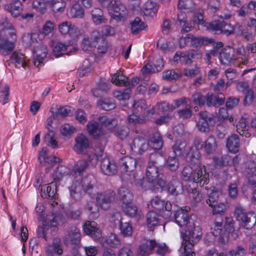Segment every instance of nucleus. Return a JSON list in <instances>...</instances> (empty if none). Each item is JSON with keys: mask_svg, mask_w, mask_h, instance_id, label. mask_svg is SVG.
I'll use <instances>...</instances> for the list:
<instances>
[{"mask_svg": "<svg viewBox=\"0 0 256 256\" xmlns=\"http://www.w3.org/2000/svg\"><path fill=\"white\" fill-rule=\"evenodd\" d=\"M164 163V158L160 153L156 152L150 155L146 172V182L140 178V182L138 183L142 188L148 190L163 188L166 186L163 174L160 172Z\"/></svg>", "mask_w": 256, "mask_h": 256, "instance_id": "obj_1", "label": "nucleus"}, {"mask_svg": "<svg viewBox=\"0 0 256 256\" xmlns=\"http://www.w3.org/2000/svg\"><path fill=\"white\" fill-rule=\"evenodd\" d=\"M190 210L188 207L186 210H178L174 214L175 220L180 226L184 227L182 231V236L184 240L192 238V240L198 241L202 236V229L199 226H196V216L194 215L188 216V211Z\"/></svg>", "mask_w": 256, "mask_h": 256, "instance_id": "obj_2", "label": "nucleus"}, {"mask_svg": "<svg viewBox=\"0 0 256 256\" xmlns=\"http://www.w3.org/2000/svg\"><path fill=\"white\" fill-rule=\"evenodd\" d=\"M235 214L237 220L246 229L252 228L256 224V214L252 212H246L240 207H237Z\"/></svg>", "mask_w": 256, "mask_h": 256, "instance_id": "obj_3", "label": "nucleus"}, {"mask_svg": "<svg viewBox=\"0 0 256 256\" xmlns=\"http://www.w3.org/2000/svg\"><path fill=\"white\" fill-rule=\"evenodd\" d=\"M96 200L102 209L107 210L110 208L111 204L116 200V194L113 190L108 189L104 192L97 193Z\"/></svg>", "mask_w": 256, "mask_h": 256, "instance_id": "obj_4", "label": "nucleus"}, {"mask_svg": "<svg viewBox=\"0 0 256 256\" xmlns=\"http://www.w3.org/2000/svg\"><path fill=\"white\" fill-rule=\"evenodd\" d=\"M108 9L112 18L118 22L124 20L126 17V8L120 1L110 0Z\"/></svg>", "mask_w": 256, "mask_h": 256, "instance_id": "obj_5", "label": "nucleus"}, {"mask_svg": "<svg viewBox=\"0 0 256 256\" xmlns=\"http://www.w3.org/2000/svg\"><path fill=\"white\" fill-rule=\"evenodd\" d=\"M192 182L198 184L201 187L208 184L209 174L206 172L204 166L199 165L194 168Z\"/></svg>", "mask_w": 256, "mask_h": 256, "instance_id": "obj_6", "label": "nucleus"}, {"mask_svg": "<svg viewBox=\"0 0 256 256\" xmlns=\"http://www.w3.org/2000/svg\"><path fill=\"white\" fill-rule=\"evenodd\" d=\"M75 144L73 149L78 154H84L86 152L90 146L88 138L84 134H78L74 138Z\"/></svg>", "mask_w": 256, "mask_h": 256, "instance_id": "obj_7", "label": "nucleus"}, {"mask_svg": "<svg viewBox=\"0 0 256 256\" xmlns=\"http://www.w3.org/2000/svg\"><path fill=\"white\" fill-rule=\"evenodd\" d=\"M199 116L200 118L196 124L198 130L202 132H208L209 126L214 123V118L206 112H200Z\"/></svg>", "mask_w": 256, "mask_h": 256, "instance_id": "obj_8", "label": "nucleus"}, {"mask_svg": "<svg viewBox=\"0 0 256 256\" xmlns=\"http://www.w3.org/2000/svg\"><path fill=\"white\" fill-rule=\"evenodd\" d=\"M58 28L62 34H68L73 38H78L80 34L78 28L70 22L65 21L58 24Z\"/></svg>", "mask_w": 256, "mask_h": 256, "instance_id": "obj_9", "label": "nucleus"}, {"mask_svg": "<svg viewBox=\"0 0 256 256\" xmlns=\"http://www.w3.org/2000/svg\"><path fill=\"white\" fill-rule=\"evenodd\" d=\"M131 150L136 154H142L149 148L147 140L142 137L135 138L130 144Z\"/></svg>", "mask_w": 256, "mask_h": 256, "instance_id": "obj_10", "label": "nucleus"}, {"mask_svg": "<svg viewBox=\"0 0 256 256\" xmlns=\"http://www.w3.org/2000/svg\"><path fill=\"white\" fill-rule=\"evenodd\" d=\"M34 64L38 68L43 65V60L48 54V50L46 46L40 44L34 50Z\"/></svg>", "mask_w": 256, "mask_h": 256, "instance_id": "obj_11", "label": "nucleus"}, {"mask_svg": "<svg viewBox=\"0 0 256 256\" xmlns=\"http://www.w3.org/2000/svg\"><path fill=\"white\" fill-rule=\"evenodd\" d=\"M82 186L86 193L90 196L96 192V180L92 175H88L82 179Z\"/></svg>", "mask_w": 256, "mask_h": 256, "instance_id": "obj_12", "label": "nucleus"}, {"mask_svg": "<svg viewBox=\"0 0 256 256\" xmlns=\"http://www.w3.org/2000/svg\"><path fill=\"white\" fill-rule=\"evenodd\" d=\"M64 240L65 242H70L72 244H78L81 240V234L76 226H72L67 230Z\"/></svg>", "mask_w": 256, "mask_h": 256, "instance_id": "obj_13", "label": "nucleus"}, {"mask_svg": "<svg viewBox=\"0 0 256 256\" xmlns=\"http://www.w3.org/2000/svg\"><path fill=\"white\" fill-rule=\"evenodd\" d=\"M156 246L154 240L144 239L138 248V254L140 256H148Z\"/></svg>", "mask_w": 256, "mask_h": 256, "instance_id": "obj_14", "label": "nucleus"}, {"mask_svg": "<svg viewBox=\"0 0 256 256\" xmlns=\"http://www.w3.org/2000/svg\"><path fill=\"white\" fill-rule=\"evenodd\" d=\"M224 100L225 96L222 92L218 94L217 95H214L212 92H208L206 94V104L209 107L218 108L224 104Z\"/></svg>", "mask_w": 256, "mask_h": 256, "instance_id": "obj_15", "label": "nucleus"}, {"mask_svg": "<svg viewBox=\"0 0 256 256\" xmlns=\"http://www.w3.org/2000/svg\"><path fill=\"white\" fill-rule=\"evenodd\" d=\"M234 50L230 46H228L222 50L219 53L218 58L221 64L224 65H228L231 62L236 61L234 56Z\"/></svg>", "mask_w": 256, "mask_h": 256, "instance_id": "obj_16", "label": "nucleus"}, {"mask_svg": "<svg viewBox=\"0 0 256 256\" xmlns=\"http://www.w3.org/2000/svg\"><path fill=\"white\" fill-rule=\"evenodd\" d=\"M42 220L46 224L52 226H56L58 224L62 225L66 222V218L60 214H50L46 218L44 217Z\"/></svg>", "mask_w": 256, "mask_h": 256, "instance_id": "obj_17", "label": "nucleus"}, {"mask_svg": "<svg viewBox=\"0 0 256 256\" xmlns=\"http://www.w3.org/2000/svg\"><path fill=\"white\" fill-rule=\"evenodd\" d=\"M100 168L102 172L106 175H114L117 172L116 165L114 162L111 161L108 158H104L102 159Z\"/></svg>", "mask_w": 256, "mask_h": 256, "instance_id": "obj_18", "label": "nucleus"}, {"mask_svg": "<svg viewBox=\"0 0 256 256\" xmlns=\"http://www.w3.org/2000/svg\"><path fill=\"white\" fill-rule=\"evenodd\" d=\"M53 54L56 57H59L62 54H68L72 52V46L70 42L64 44L62 42H57L53 46Z\"/></svg>", "mask_w": 256, "mask_h": 256, "instance_id": "obj_19", "label": "nucleus"}, {"mask_svg": "<svg viewBox=\"0 0 256 256\" xmlns=\"http://www.w3.org/2000/svg\"><path fill=\"white\" fill-rule=\"evenodd\" d=\"M10 60L18 68H26L28 66V60L21 52H14L10 56Z\"/></svg>", "mask_w": 256, "mask_h": 256, "instance_id": "obj_20", "label": "nucleus"}, {"mask_svg": "<svg viewBox=\"0 0 256 256\" xmlns=\"http://www.w3.org/2000/svg\"><path fill=\"white\" fill-rule=\"evenodd\" d=\"M167 190L170 194L177 196L182 193L183 186L178 180L173 177L167 186Z\"/></svg>", "mask_w": 256, "mask_h": 256, "instance_id": "obj_21", "label": "nucleus"}, {"mask_svg": "<svg viewBox=\"0 0 256 256\" xmlns=\"http://www.w3.org/2000/svg\"><path fill=\"white\" fill-rule=\"evenodd\" d=\"M14 43L8 39L0 36V54L3 56L10 54L14 50Z\"/></svg>", "mask_w": 256, "mask_h": 256, "instance_id": "obj_22", "label": "nucleus"}, {"mask_svg": "<svg viewBox=\"0 0 256 256\" xmlns=\"http://www.w3.org/2000/svg\"><path fill=\"white\" fill-rule=\"evenodd\" d=\"M84 230L86 234L97 238L100 237L101 232L96 226L94 222L87 221L84 225Z\"/></svg>", "mask_w": 256, "mask_h": 256, "instance_id": "obj_23", "label": "nucleus"}, {"mask_svg": "<svg viewBox=\"0 0 256 256\" xmlns=\"http://www.w3.org/2000/svg\"><path fill=\"white\" fill-rule=\"evenodd\" d=\"M120 164L122 168L126 172L134 171L136 166V160L135 158L124 156L120 159Z\"/></svg>", "mask_w": 256, "mask_h": 256, "instance_id": "obj_24", "label": "nucleus"}, {"mask_svg": "<svg viewBox=\"0 0 256 256\" xmlns=\"http://www.w3.org/2000/svg\"><path fill=\"white\" fill-rule=\"evenodd\" d=\"M88 133L95 138H99L104 134L102 128L96 122H90L87 124Z\"/></svg>", "mask_w": 256, "mask_h": 256, "instance_id": "obj_25", "label": "nucleus"}, {"mask_svg": "<svg viewBox=\"0 0 256 256\" xmlns=\"http://www.w3.org/2000/svg\"><path fill=\"white\" fill-rule=\"evenodd\" d=\"M226 146L228 150L233 153L238 151L240 148V140L238 136L233 134L228 137L226 140Z\"/></svg>", "mask_w": 256, "mask_h": 256, "instance_id": "obj_26", "label": "nucleus"}, {"mask_svg": "<svg viewBox=\"0 0 256 256\" xmlns=\"http://www.w3.org/2000/svg\"><path fill=\"white\" fill-rule=\"evenodd\" d=\"M82 187L80 183L78 180L72 182V184L70 188V197L75 201H79L82 198L81 192Z\"/></svg>", "mask_w": 256, "mask_h": 256, "instance_id": "obj_27", "label": "nucleus"}, {"mask_svg": "<svg viewBox=\"0 0 256 256\" xmlns=\"http://www.w3.org/2000/svg\"><path fill=\"white\" fill-rule=\"evenodd\" d=\"M120 200L124 204H130L133 200V194L126 188L121 187L118 192Z\"/></svg>", "mask_w": 256, "mask_h": 256, "instance_id": "obj_28", "label": "nucleus"}, {"mask_svg": "<svg viewBox=\"0 0 256 256\" xmlns=\"http://www.w3.org/2000/svg\"><path fill=\"white\" fill-rule=\"evenodd\" d=\"M236 131L239 134L246 138H250L251 136L248 132V126L246 118H241L236 124Z\"/></svg>", "mask_w": 256, "mask_h": 256, "instance_id": "obj_29", "label": "nucleus"}, {"mask_svg": "<svg viewBox=\"0 0 256 256\" xmlns=\"http://www.w3.org/2000/svg\"><path fill=\"white\" fill-rule=\"evenodd\" d=\"M92 16L93 22L96 25L106 24L108 22L104 16L102 10L98 8H94L92 10Z\"/></svg>", "mask_w": 256, "mask_h": 256, "instance_id": "obj_30", "label": "nucleus"}, {"mask_svg": "<svg viewBox=\"0 0 256 256\" xmlns=\"http://www.w3.org/2000/svg\"><path fill=\"white\" fill-rule=\"evenodd\" d=\"M150 141L152 146L155 150H159L162 148L163 141L159 132L154 130L150 136Z\"/></svg>", "mask_w": 256, "mask_h": 256, "instance_id": "obj_31", "label": "nucleus"}, {"mask_svg": "<svg viewBox=\"0 0 256 256\" xmlns=\"http://www.w3.org/2000/svg\"><path fill=\"white\" fill-rule=\"evenodd\" d=\"M158 10L157 4L154 2L148 1L143 6V12L146 16H153Z\"/></svg>", "mask_w": 256, "mask_h": 256, "instance_id": "obj_32", "label": "nucleus"}, {"mask_svg": "<svg viewBox=\"0 0 256 256\" xmlns=\"http://www.w3.org/2000/svg\"><path fill=\"white\" fill-rule=\"evenodd\" d=\"M86 210L91 219L95 220L99 216V208L94 202H88L86 206Z\"/></svg>", "mask_w": 256, "mask_h": 256, "instance_id": "obj_33", "label": "nucleus"}, {"mask_svg": "<svg viewBox=\"0 0 256 256\" xmlns=\"http://www.w3.org/2000/svg\"><path fill=\"white\" fill-rule=\"evenodd\" d=\"M48 4L54 13L63 12L66 6L64 0H50Z\"/></svg>", "mask_w": 256, "mask_h": 256, "instance_id": "obj_34", "label": "nucleus"}, {"mask_svg": "<svg viewBox=\"0 0 256 256\" xmlns=\"http://www.w3.org/2000/svg\"><path fill=\"white\" fill-rule=\"evenodd\" d=\"M8 10L14 18L18 17L22 10V6L20 0H15L10 4Z\"/></svg>", "mask_w": 256, "mask_h": 256, "instance_id": "obj_35", "label": "nucleus"}, {"mask_svg": "<svg viewBox=\"0 0 256 256\" xmlns=\"http://www.w3.org/2000/svg\"><path fill=\"white\" fill-rule=\"evenodd\" d=\"M70 14L72 18H82L84 15V10L78 2H75L70 9Z\"/></svg>", "mask_w": 256, "mask_h": 256, "instance_id": "obj_36", "label": "nucleus"}, {"mask_svg": "<svg viewBox=\"0 0 256 256\" xmlns=\"http://www.w3.org/2000/svg\"><path fill=\"white\" fill-rule=\"evenodd\" d=\"M146 28L144 23L140 19L136 17L130 22V30L132 33L136 34L140 31L144 30Z\"/></svg>", "mask_w": 256, "mask_h": 256, "instance_id": "obj_37", "label": "nucleus"}, {"mask_svg": "<svg viewBox=\"0 0 256 256\" xmlns=\"http://www.w3.org/2000/svg\"><path fill=\"white\" fill-rule=\"evenodd\" d=\"M192 238L189 240H184L182 243L184 245L185 256H196V254L193 250V246L195 243L198 241L192 240Z\"/></svg>", "mask_w": 256, "mask_h": 256, "instance_id": "obj_38", "label": "nucleus"}, {"mask_svg": "<svg viewBox=\"0 0 256 256\" xmlns=\"http://www.w3.org/2000/svg\"><path fill=\"white\" fill-rule=\"evenodd\" d=\"M236 54L237 58H236V61L238 60L244 65L248 64L249 56L248 54H246L244 46H242L236 49Z\"/></svg>", "mask_w": 256, "mask_h": 256, "instance_id": "obj_39", "label": "nucleus"}, {"mask_svg": "<svg viewBox=\"0 0 256 256\" xmlns=\"http://www.w3.org/2000/svg\"><path fill=\"white\" fill-rule=\"evenodd\" d=\"M160 64L152 66L150 64H146L142 68V71L143 74H150L162 70L163 67L162 62L161 59L159 60Z\"/></svg>", "mask_w": 256, "mask_h": 256, "instance_id": "obj_40", "label": "nucleus"}, {"mask_svg": "<svg viewBox=\"0 0 256 256\" xmlns=\"http://www.w3.org/2000/svg\"><path fill=\"white\" fill-rule=\"evenodd\" d=\"M49 248H51L52 255L54 256V253H56L58 254L61 255L62 254V245L60 240L58 238H55L54 239L52 245H49L46 248V254H48V250Z\"/></svg>", "mask_w": 256, "mask_h": 256, "instance_id": "obj_41", "label": "nucleus"}, {"mask_svg": "<svg viewBox=\"0 0 256 256\" xmlns=\"http://www.w3.org/2000/svg\"><path fill=\"white\" fill-rule=\"evenodd\" d=\"M69 173L70 170L67 167L64 166H60L57 168L52 176L54 180L58 182L63 176L68 175Z\"/></svg>", "mask_w": 256, "mask_h": 256, "instance_id": "obj_42", "label": "nucleus"}, {"mask_svg": "<svg viewBox=\"0 0 256 256\" xmlns=\"http://www.w3.org/2000/svg\"><path fill=\"white\" fill-rule=\"evenodd\" d=\"M45 144L52 148H54L58 147V144L56 140L55 132L52 130H48L44 138Z\"/></svg>", "mask_w": 256, "mask_h": 256, "instance_id": "obj_43", "label": "nucleus"}, {"mask_svg": "<svg viewBox=\"0 0 256 256\" xmlns=\"http://www.w3.org/2000/svg\"><path fill=\"white\" fill-rule=\"evenodd\" d=\"M128 78L122 73L116 72L112 76V82L118 86L127 85Z\"/></svg>", "mask_w": 256, "mask_h": 256, "instance_id": "obj_44", "label": "nucleus"}, {"mask_svg": "<svg viewBox=\"0 0 256 256\" xmlns=\"http://www.w3.org/2000/svg\"><path fill=\"white\" fill-rule=\"evenodd\" d=\"M216 140L212 136H209L205 141L204 148L205 151L208 154L213 153L216 150Z\"/></svg>", "mask_w": 256, "mask_h": 256, "instance_id": "obj_45", "label": "nucleus"}, {"mask_svg": "<svg viewBox=\"0 0 256 256\" xmlns=\"http://www.w3.org/2000/svg\"><path fill=\"white\" fill-rule=\"evenodd\" d=\"M97 104L100 108L105 110H110L116 107L115 104L112 99L100 100Z\"/></svg>", "mask_w": 256, "mask_h": 256, "instance_id": "obj_46", "label": "nucleus"}, {"mask_svg": "<svg viewBox=\"0 0 256 256\" xmlns=\"http://www.w3.org/2000/svg\"><path fill=\"white\" fill-rule=\"evenodd\" d=\"M177 6L178 9L191 12L194 9L195 4L192 0H178Z\"/></svg>", "mask_w": 256, "mask_h": 256, "instance_id": "obj_47", "label": "nucleus"}, {"mask_svg": "<svg viewBox=\"0 0 256 256\" xmlns=\"http://www.w3.org/2000/svg\"><path fill=\"white\" fill-rule=\"evenodd\" d=\"M220 195V192L215 188H213L208 193V198L206 200V203L211 207L214 206L217 202Z\"/></svg>", "mask_w": 256, "mask_h": 256, "instance_id": "obj_48", "label": "nucleus"}, {"mask_svg": "<svg viewBox=\"0 0 256 256\" xmlns=\"http://www.w3.org/2000/svg\"><path fill=\"white\" fill-rule=\"evenodd\" d=\"M186 143L185 141L182 140H177L172 146L174 152L177 156L182 155L186 152Z\"/></svg>", "mask_w": 256, "mask_h": 256, "instance_id": "obj_49", "label": "nucleus"}, {"mask_svg": "<svg viewBox=\"0 0 256 256\" xmlns=\"http://www.w3.org/2000/svg\"><path fill=\"white\" fill-rule=\"evenodd\" d=\"M99 121L104 126L108 129H111L118 124V121L116 119L106 116L100 117Z\"/></svg>", "mask_w": 256, "mask_h": 256, "instance_id": "obj_50", "label": "nucleus"}, {"mask_svg": "<svg viewBox=\"0 0 256 256\" xmlns=\"http://www.w3.org/2000/svg\"><path fill=\"white\" fill-rule=\"evenodd\" d=\"M159 216L154 211H150L146 215V222L148 226L152 228L157 225L158 222Z\"/></svg>", "mask_w": 256, "mask_h": 256, "instance_id": "obj_51", "label": "nucleus"}, {"mask_svg": "<svg viewBox=\"0 0 256 256\" xmlns=\"http://www.w3.org/2000/svg\"><path fill=\"white\" fill-rule=\"evenodd\" d=\"M106 244L112 248H117L120 246L121 241L118 236L114 234H110L106 238Z\"/></svg>", "mask_w": 256, "mask_h": 256, "instance_id": "obj_52", "label": "nucleus"}, {"mask_svg": "<svg viewBox=\"0 0 256 256\" xmlns=\"http://www.w3.org/2000/svg\"><path fill=\"white\" fill-rule=\"evenodd\" d=\"M131 89L127 88L123 91L116 90L113 92L114 98L119 100H126L129 99L131 94Z\"/></svg>", "mask_w": 256, "mask_h": 256, "instance_id": "obj_53", "label": "nucleus"}, {"mask_svg": "<svg viewBox=\"0 0 256 256\" xmlns=\"http://www.w3.org/2000/svg\"><path fill=\"white\" fill-rule=\"evenodd\" d=\"M57 182L56 181L54 180L50 184V186L46 187V190H45V186L44 188H42L41 190L46 191L47 196L49 198H55L56 194Z\"/></svg>", "mask_w": 256, "mask_h": 256, "instance_id": "obj_54", "label": "nucleus"}, {"mask_svg": "<svg viewBox=\"0 0 256 256\" xmlns=\"http://www.w3.org/2000/svg\"><path fill=\"white\" fill-rule=\"evenodd\" d=\"M122 234L124 236H131L132 234V228L128 222H122L118 225Z\"/></svg>", "mask_w": 256, "mask_h": 256, "instance_id": "obj_55", "label": "nucleus"}, {"mask_svg": "<svg viewBox=\"0 0 256 256\" xmlns=\"http://www.w3.org/2000/svg\"><path fill=\"white\" fill-rule=\"evenodd\" d=\"M224 22L223 18H220L209 24L208 28L211 30L222 33V25L224 24Z\"/></svg>", "mask_w": 256, "mask_h": 256, "instance_id": "obj_56", "label": "nucleus"}, {"mask_svg": "<svg viewBox=\"0 0 256 256\" xmlns=\"http://www.w3.org/2000/svg\"><path fill=\"white\" fill-rule=\"evenodd\" d=\"M194 168H192L189 166L184 167L181 173L182 178L185 181H192V176H193Z\"/></svg>", "mask_w": 256, "mask_h": 256, "instance_id": "obj_57", "label": "nucleus"}, {"mask_svg": "<svg viewBox=\"0 0 256 256\" xmlns=\"http://www.w3.org/2000/svg\"><path fill=\"white\" fill-rule=\"evenodd\" d=\"M32 8L40 14H44L46 10V3L44 0H34Z\"/></svg>", "mask_w": 256, "mask_h": 256, "instance_id": "obj_58", "label": "nucleus"}, {"mask_svg": "<svg viewBox=\"0 0 256 256\" xmlns=\"http://www.w3.org/2000/svg\"><path fill=\"white\" fill-rule=\"evenodd\" d=\"M182 76L180 72H176L174 70H168L163 72L162 78L167 80H176Z\"/></svg>", "mask_w": 256, "mask_h": 256, "instance_id": "obj_59", "label": "nucleus"}, {"mask_svg": "<svg viewBox=\"0 0 256 256\" xmlns=\"http://www.w3.org/2000/svg\"><path fill=\"white\" fill-rule=\"evenodd\" d=\"M192 34H187L185 36H182L178 40V46L180 48H183L186 46H192Z\"/></svg>", "mask_w": 256, "mask_h": 256, "instance_id": "obj_60", "label": "nucleus"}, {"mask_svg": "<svg viewBox=\"0 0 256 256\" xmlns=\"http://www.w3.org/2000/svg\"><path fill=\"white\" fill-rule=\"evenodd\" d=\"M200 154L198 150H194L190 157V162L194 166L202 165L200 162Z\"/></svg>", "mask_w": 256, "mask_h": 256, "instance_id": "obj_61", "label": "nucleus"}, {"mask_svg": "<svg viewBox=\"0 0 256 256\" xmlns=\"http://www.w3.org/2000/svg\"><path fill=\"white\" fill-rule=\"evenodd\" d=\"M222 220L220 218H218L214 224V227L211 228L212 234L214 236H218L222 230Z\"/></svg>", "mask_w": 256, "mask_h": 256, "instance_id": "obj_62", "label": "nucleus"}, {"mask_svg": "<svg viewBox=\"0 0 256 256\" xmlns=\"http://www.w3.org/2000/svg\"><path fill=\"white\" fill-rule=\"evenodd\" d=\"M194 50H192L185 52H182L181 62L186 64H192L193 62L192 60L194 57Z\"/></svg>", "mask_w": 256, "mask_h": 256, "instance_id": "obj_63", "label": "nucleus"}, {"mask_svg": "<svg viewBox=\"0 0 256 256\" xmlns=\"http://www.w3.org/2000/svg\"><path fill=\"white\" fill-rule=\"evenodd\" d=\"M88 166L87 161L85 160H79L78 161L74 167V170L76 174L78 173L80 174L82 172L86 170Z\"/></svg>", "mask_w": 256, "mask_h": 256, "instance_id": "obj_64", "label": "nucleus"}]
</instances>
